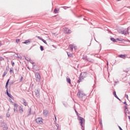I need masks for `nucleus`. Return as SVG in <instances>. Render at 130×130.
Listing matches in <instances>:
<instances>
[{"mask_svg": "<svg viewBox=\"0 0 130 130\" xmlns=\"http://www.w3.org/2000/svg\"><path fill=\"white\" fill-rule=\"evenodd\" d=\"M87 76L88 74H87V73L83 72L81 73L80 77L79 78V79L78 81V83H81V82H82L83 80H84V79L87 78Z\"/></svg>", "mask_w": 130, "mask_h": 130, "instance_id": "f257e3e1", "label": "nucleus"}, {"mask_svg": "<svg viewBox=\"0 0 130 130\" xmlns=\"http://www.w3.org/2000/svg\"><path fill=\"white\" fill-rule=\"evenodd\" d=\"M36 121L38 124H42L43 123V119L41 117L37 118L36 119Z\"/></svg>", "mask_w": 130, "mask_h": 130, "instance_id": "f03ea898", "label": "nucleus"}, {"mask_svg": "<svg viewBox=\"0 0 130 130\" xmlns=\"http://www.w3.org/2000/svg\"><path fill=\"white\" fill-rule=\"evenodd\" d=\"M77 96L79 98H82V97H84V96H85V93H84V92H83V91H78V92L77 93Z\"/></svg>", "mask_w": 130, "mask_h": 130, "instance_id": "7ed1b4c3", "label": "nucleus"}, {"mask_svg": "<svg viewBox=\"0 0 130 130\" xmlns=\"http://www.w3.org/2000/svg\"><path fill=\"white\" fill-rule=\"evenodd\" d=\"M35 92L36 97H38V98H39V97H40V89H36Z\"/></svg>", "mask_w": 130, "mask_h": 130, "instance_id": "20e7f679", "label": "nucleus"}, {"mask_svg": "<svg viewBox=\"0 0 130 130\" xmlns=\"http://www.w3.org/2000/svg\"><path fill=\"white\" fill-rule=\"evenodd\" d=\"M12 103H13V105H14V112H17V111H18V104H16V103H14V102H11Z\"/></svg>", "mask_w": 130, "mask_h": 130, "instance_id": "39448f33", "label": "nucleus"}, {"mask_svg": "<svg viewBox=\"0 0 130 130\" xmlns=\"http://www.w3.org/2000/svg\"><path fill=\"white\" fill-rule=\"evenodd\" d=\"M79 120L81 123V126H83V123H85V119L82 118L81 117H79Z\"/></svg>", "mask_w": 130, "mask_h": 130, "instance_id": "423d86ee", "label": "nucleus"}, {"mask_svg": "<svg viewBox=\"0 0 130 130\" xmlns=\"http://www.w3.org/2000/svg\"><path fill=\"white\" fill-rule=\"evenodd\" d=\"M36 78L37 81H40L41 79V77L40 76V74L39 73H36Z\"/></svg>", "mask_w": 130, "mask_h": 130, "instance_id": "0eeeda50", "label": "nucleus"}, {"mask_svg": "<svg viewBox=\"0 0 130 130\" xmlns=\"http://www.w3.org/2000/svg\"><path fill=\"white\" fill-rule=\"evenodd\" d=\"M37 38L38 39H39L40 40H41L42 41H43V42H44V43H45V44L47 45V42H46V41H45L44 39L41 38L39 36H37Z\"/></svg>", "mask_w": 130, "mask_h": 130, "instance_id": "6e6552de", "label": "nucleus"}, {"mask_svg": "<svg viewBox=\"0 0 130 130\" xmlns=\"http://www.w3.org/2000/svg\"><path fill=\"white\" fill-rule=\"evenodd\" d=\"M59 13V9L55 8L54 10V14H58Z\"/></svg>", "mask_w": 130, "mask_h": 130, "instance_id": "1a4fd4ad", "label": "nucleus"}, {"mask_svg": "<svg viewBox=\"0 0 130 130\" xmlns=\"http://www.w3.org/2000/svg\"><path fill=\"white\" fill-rule=\"evenodd\" d=\"M19 113H23L24 111L23 110V107H19Z\"/></svg>", "mask_w": 130, "mask_h": 130, "instance_id": "9d476101", "label": "nucleus"}, {"mask_svg": "<svg viewBox=\"0 0 130 130\" xmlns=\"http://www.w3.org/2000/svg\"><path fill=\"white\" fill-rule=\"evenodd\" d=\"M126 56V54H125V55L120 54L119 55V57H120L121 58H125Z\"/></svg>", "mask_w": 130, "mask_h": 130, "instance_id": "9b49d317", "label": "nucleus"}, {"mask_svg": "<svg viewBox=\"0 0 130 130\" xmlns=\"http://www.w3.org/2000/svg\"><path fill=\"white\" fill-rule=\"evenodd\" d=\"M22 102H23V105H24V106H27V102H26V100H25V99H23Z\"/></svg>", "mask_w": 130, "mask_h": 130, "instance_id": "f8f14e48", "label": "nucleus"}, {"mask_svg": "<svg viewBox=\"0 0 130 130\" xmlns=\"http://www.w3.org/2000/svg\"><path fill=\"white\" fill-rule=\"evenodd\" d=\"M69 48H70L71 51H73V50L74 49V45H70Z\"/></svg>", "mask_w": 130, "mask_h": 130, "instance_id": "ddd939ff", "label": "nucleus"}, {"mask_svg": "<svg viewBox=\"0 0 130 130\" xmlns=\"http://www.w3.org/2000/svg\"><path fill=\"white\" fill-rule=\"evenodd\" d=\"M44 114L46 116L48 114V111H47V110H44Z\"/></svg>", "mask_w": 130, "mask_h": 130, "instance_id": "4468645a", "label": "nucleus"}, {"mask_svg": "<svg viewBox=\"0 0 130 130\" xmlns=\"http://www.w3.org/2000/svg\"><path fill=\"white\" fill-rule=\"evenodd\" d=\"M27 43H30V40H28L23 42L24 44H27Z\"/></svg>", "mask_w": 130, "mask_h": 130, "instance_id": "2eb2a0df", "label": "nucleus"}, {"mask_svg": "<svg viewBox=\"0 0 130 130\" xmlns=\"http://www.w3.org/2000/svg\"><path fill=\"white\" fill-rule=\"evenodd\" d=\"M67 81L68 83H69V84H71V79L67 78Z\"/></svg>", "mask_w": 130, "mask_h": 130, "instance_id": "dca6fc26", "label": "nucleus"}, {"mask_svg": "<svg viewBox=\"0 0 130 130\" xmlns=\"http://www.w3.org/2000/svg\"><path fill=\"white\" fill-rule=\"evenodd\" d=\"M111 40L112 41H113V42H116V40H115V38H111Z\"/></svg>", "mask_w": 130, "mask_h": 130, "instance_id": "f3484780", "label": "nucleus"}, {"mask_svg": "<svg viewBox=\"0 0 130 130\" xmlns=\"http://www.w3.org/2000/svg\"><path fill=\"white\" fill-rule=\"evenodd\" d=\"M2 60H5V58L0 56V61H2Z\"/></svg>", "mask_w": 130, "mask_h": 130, "instance_id": "a211bd4d", "label": "nucleus"}, {"mask_svg": "<svg viewBox=\"0 0 130 130\" xmlns=\"http://www.w3.org/2000/svg\"><path fill=\"white\" fill-rule=\"evenodd\" d=\"M9 82H10V79H8L7 82L6 83V88L8 87V85L9 84Z\"/></svg>", "mask_w": 130, "mask_h": 130, "instance_id": "6ab92c4d", "label": "nucleus"}, {"mask_svg": "<svg viewBox=\"0 0 130 130\" xmlns=\"http://www.w3.org/2000/svg\"><path fill=\"white\" fill-rule=\"evenodd\" d=\"M113 94L114 95L115 97H116V98H118L117 97V95H116V92L114 91V92H113Z\"/></svg>", "mask_w": 130, "mask_h": 130, "instance_id": "aec40b11", "label": "nucleus"}, {"mask_svg": "<svg viewBox=\"0 0 130 130\" xmlns=\"http://www.w3.org/2000/svg\"><path fill=\"white\" fill-rule=\"evenodd\" d=\"M68 55L69 57H73V54H69L68 53Z\"/></svg>", "mask_w": 130, "mask_h": 130, "instance_id": "412c9836", "label": "nucleus"}, {"mask_svg": "<svg viewBox=\"0 0 130 130\" xmlns=\"http://www.w3.org/2000/svg\"><path fill=\"white\" fill-rule=\"evenodd\" d=\"M40 49L41 51H43L44 50V49L43 48V47L42 46H40Z\"/></svg>", "mask_w": 130, "mask_h": 130, "instance_id": "4be33fe9", "label": "nucleus"}, {"mask_svg": "<svg viewBox=\"0 0 130 130\" xmlns=\"http://www.w3.org/2000/svg\"><path fill=\"white\" fill-rule=\"evenodd\" d=\"M7 95L10 97V98H12V95L11 94H9V92H7Z\"/></svg>", "mask_w": 130, "mask_h": 130, "instance_id": "5701e85b", "label": "nucleus"}, {"mask_svg": "<svg viewBox=\"0 0 130 130\" xmlns=\"http://www.w3.org/2000/svg\"><path fill=\"white\" fill-rule=\"evenodd\" d=\"M16 42H17V43H19V42H20V39H16Z\"/></svg>", "mask_w": 130, "mask_h": 130, "instance_id": "b1692460", "label": "nucleus"}, {"mask_svg": "<svg viewBox=\"0 0 130 130\" xmlns=\"http://www.w3.org/2000/svg\"><path fill=\"white\" fill-rule=\"evenodd\" d=\"M11 63H12V67H14V66H15V62L14 61H12Z\"/></svg>", "mask_w": 130, "mask_h": 130, "instance_id": "393cba45", "label": "nucleus"}, {"mask_svg": "<svg viewBox=\"0 0 130 130\" xmlns=\"http://www.w3.org/2000/svg\"><path fill=\"white\" fill-rule=\"evenodd\" d=\"M125 97L127 98V99H128V95L127 94H125Z\"/></svg>", "mask_w": 130, "mask_h": 130, "instance_id": "a878e982", "label": "nucleus"}, {"mask_svg": "<svg viewBox=\"0 0 130 130\" xmlns=\"http://www.w3.org/2000/svg\"><path fill=\"white\" fill-rule=\"evenodd\" d=\"M13 72H14V71H13V70L12 69H10V73H13Z\"/></svg>", "mask_w": 130, "mask_h": 130, "instance_id": "bb28decb", "label": "nucleus"}, {"mask_svg": "<svg viewBox=\"0 0 130 130\" xmlns=\"http://www.w3.org/2000/svg\"><path fill=\"white\" fill-rule=\"evenodd\" d=\"M73 48H74V49H77V46H74Z\"/></svg>", "mask_w": 130, "mask_h": 130, "instance_id": "cd10ccee", "label": "nucleus"}, {"mask_svg": "<svg viewBox=\"0 0 130 130\" xmlns=\"http://www.w3.org/2000/svg\"><path fill=\"white\" fill-rule=\"evenodd\" d=\"M71 30L69 29L68 33H69L70 34V33H71Z\"/></svg>", "mask_w": 130, "mask_h": 130, "instance_id": "c85d7f7f", "label": "nucleus"}, {"mask_svg": "<svg viewBox=\"0 0 130 130\" xmlns=\"http://www.w3.org/2000/svg\"><path fill=\"white\" fill-rule=\"evenodd\" d=\"M122 34L125 35V34H126V32H123L122 33Z\"/></svg>", "mask_w": 130, "mask_h": 130, "instance_id": "c756f323", "label": "nucleus"}, {"mask_svg": "<svg viewBox=\"0 0 130 130\" xmlns=\"http://www.w3.org/2000/svg\"><path fill=\"white\" fill-rule=\"evenodd\" d=\"M124 104H125V105H126V102H125L124 103Z\"/></svg>", "mask_w": 130, "mask_h": 130, "instance_id": "7c9ffc66", "label": "nucleus"}, {"mask_svg": "<svg viewBox=\"0 0 130 130\" xmlns=\"http://www.w3.org/2000/svg\"><path fill=\"white\" fill-rule=\"evenodd\" d=\"M120 1H121V0H117V2H119Z\"/></svg>", "mask_w": 130, "mask_h": 130, "instance_id": "2f4dec72", "label": "nucleus"}, {"mask_svg": "<svg viewBox=\"0 0 130 130\" xmlns=\"http://www.w3.org/2000/svg\"><path fill=\"white\" fill-rule=\"evenodd\" d=\"M6 76V74H4L3 76L5 77Z\"/></svg>", "mask_w": 130, "mask_h": 130, "instance_id": "473e14b6", "label": "nucleus"}, {"mask_svg": "<svg viewBox=\"0 0 130 130\" xmlns=\"http://www.w3.org/2000/svg\"><path fill=\"white\" fill-rule=\"evenodd\" d=\"M22 80H23V77L21 78V81H22Z\"/></svg>", "mask_w": 130, "mask_h": 130, "instance_id": "72a5a7b5", "label": "nucleus"}, {"mask_svg": "<svg viewBox=\"0 0 130 130\" xmlns=\"http://www.w3.org/2000/svg\"><path fill=\"white\" fill-rule=\"evenodd\" d=\"M55 120H56V117H55Z\"/></svg>", "mask_w": 130, "mask_h": 130, "instance_id": "f704fd0d", "label": "nucleus"}, {"mask_svg": "<svg viewBox=\"0 0 130 130\" xmlns=\"http://www.w3.org/2000/svg\"><path fill=\"white\" fill-rule=\"evenodd\" d=\"M1 45H2V43H0V46H1Z\"/></svg>", "mask_w": 130, "mask_h": 130, "instance_id": "c9c22d12", "label": "nucleus"}]
</instances>
